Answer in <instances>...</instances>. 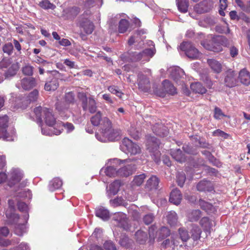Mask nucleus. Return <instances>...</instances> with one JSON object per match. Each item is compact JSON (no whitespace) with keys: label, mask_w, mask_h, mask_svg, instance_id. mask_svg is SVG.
<instances>
[{"label":"nucleus","mask_w":250,"mask_h":250,"mask_svg":"<svg viewBox=\"0 0 250 250\" xmlns=\"http://www.w3.org/2000/svg\"><path fill=\"white\" fill-rule=\"evenodd\" d=\"M120 132L112 128L111 121L104 117L101 123L100 134H96V137L101 142L114 141L119 139Z\"/></svg>","instance_id":"obj_1"},{"label":"nucleus","mask_w":250,"mask_h":250,"mask_svg":"<svg viewBox=\"0 0 250 250\" xmlns=\"http://www.w3.org/2000/svg\"><path fill=\"white\" fill-rule=\"evenodd\" d=\"M231 41L228 40L223 36H213L209 41H204L201 45L207 50L219 52L223 50L222 46H229Z\"/></svg>","instance_id":"obj_2"},{"label":"nucleus","mask_w":250,"mask_h":250,"mask_svg":"<svg viewBox=\"0 0 250 250\" xmlns=\"http://www.w3.org/2000/svg\"><path fill=\"white\" fill-rule=\"evenodd\" d=\"M9 208L6 211V216L9 220L10 224H16L14 233L18 236H22L26 232L25 225L24 223L17 224L20 219L19 216L18 214L13 213L14 205L11 204L10 201H9Z\"/></svg>","instance_id":"obj_3"},{"label":"nucleus","mask_w":250,"mask_h":250,"mask_svg":"<svg viewBox=\"0 0 250 250\" xmlns=\"http://www.w3.org/2000/svg\"><path fill=\"white\" fill-rule=\"evenodd\" d=\"M34 113L36 116V121L39 123L41 125L42 124V116L46 124L49 126H52L56 124V118H55L52 110L41 106H38L34 108Z\"/></svg>","instance_id":"obj_4"},{"label":"nucleus","mask_w":250,"mask_h":250,"mask_svg":"<svg viewBox=\"0 0 250 250\" xmlns=\"http://www.w3.org/2000/svg\"><path fill=\"white\" fill-rule=\"evenodd\" d=\"M50 72L51 76L46 81L44 88L47 91H54L59 86L58 80L61 79L62 75L57 70H53Z\"/></svg>","instance_id":"obj_5"},{"label":"nucleus","mask_w":250,"mask_h":250,"mask_svg":"<svg viewBox=\"0 0 250 250\" xmlns=\"http://www.w3.org/2000/svg\"><path fill=\"white\" fill-rule=\"evenodd\" d=\"M79 98L82 102V106L83 110H88L91 113L96 112L97 103L92 97L87 98L85 94L83 93L79 95Z\"/></svg>","instance_id":"obj_6"},{"label":"nucleus","mask_w":250,"mask_h":250,"mask_svg":"<svg viewBox=\"0 0 250 250\" xmlns=\"http://www.w3.org/2000/svg\"><path fill=\"white\" fill-rule=\"evenodd\" d=\"M122 162L128 163V160H121L118 159H113L110 161V166L106 168H103L101 170V172H104L105 175L108 177H114L116 176H118V170H116L115 167H117Z\"/></svg>","instance_id":"obj_7"},{"label":"nucleus","mask_w":250,"mask_h":250,"mask_svg":"<svg viewBox=\"0 0 250 250\" xmlns=\"http://www.w3.org/2000/svg\"><path fill=\"white\" fill-rule=\"evenodd\" d=\"M121 147L123 151L132 155H136L141 152L140 146L127 138L123 140Z\"/></svg>","instance_id":"obj_8"},{"label":"nucleus","mask_w":250,"mask_h":250,"mask_svg":"<svg viewBox=\"0 0 250 250\" xmlns=\"http://www.w3.org/2000/svg\"><path fill=\"white\" fill-rule=\"evenodd\" d=\"M180 48L185 52L189 58L196 59L200 56V53L198 49L190 42H183L181 44Z\"/></svg>","instance_id":"obj_9"},{"label":"nucleus","mask_w":250,"mask_h":250,"mask_svg":"<svg viewBox=\"0 0 250 250\" xmlns=\"http://www.w3.org/2000/svg\"><path fill=\"white\" fill-rule=\"evenodd\" d=\"M159 145V141L156 138L151 136H147L146 145L147 149L150 152L154 153L153 155L156 157L157 162H158L160 155V151L158 150Z\"/></svg>","instance_id":"obj_10"},{"label":"nucleus","mask_w":250,"mask_h":250,"mask_svg":"<svg viewBox=\"0 0 250 250\" xmlns=\"http://www.w3.org/2000/svg\"><path fill=\"white\" fill-rule=\"evenodd\" d=\"M8 122V117L7 115L0 116V138L3 140L11 141V137L7 131Z\"/></svg>","instance_id":"obj_11"},{"label":"nucleus","mask_w":250,"mask_h":250,"mask_svg":"<svg viewBox=\"0 0 250 250\" xmlns=\"http://www.w3.org/2000/svg\"><path fill=\"white\" fill-rule=\"evenodd\" d=\"M212 0H204L194 6V10L198 13H203L209 11L213 7Z\"/></svg>","instance_id":"obj_12"},{"label":"nucleus","mask_w":250,"mask_h":250,"mask_svg":"<svg viewBox=\"0 0 250 250\" xmlns=\"http://www.w3.org/2000/svg\"><path fill=\"white\" fill-rule=\"evenodd\" d=\"M136 170V166L134 163L127 164L118 169V176L127 177L131 175Z\"/></svg>","instance_id":"obj_13"},{"label":"nucleus","mask_w":250,"mask_h":250,"mask_svg":"<svg viewBox=\"0 0 250 250\" xmlns=\"http://www.w3.org/2000/svg\"><path fill=\"white\" fill-rule=\"evenodd\" d=\"M113 219L116 221L118 225L125 230H128L129 229V225L128 222L126 215L123 213H117L114 214Z\"/></svg>","instance_id":"obj_14"},{"label":"nucleus","mask_w":250,"mask_h":250,"mask_svg":"<svg viewBox=\"0 0 250 250\" xmlns=\"http://www.w3.org/2000/svg\"><path fill=\"white\" fill-rule=\"evenodd\" d=\"M79 24L80 27L83 29L86 34H91L94 30V25L88 19H81Z\"/></svg>","instance_id":"obj_15"},{"label":"nucleus","mask_w":250,"mask_h":250,"mask_svg":"<svg viewBox=\"0 0 250 250\" xmlns=\"http://www.w3.org/2000/svg\"><path fill=\"white\" fill-rule=\"evenodd\" d=\"M236 74L231 70L228 71L226 73L225 83L226 86L229 87L235 86L237 84Z\"/></svg>","instance_id":"obj_16"},{"label":"nucleus","mask_w":250,"mask_h":250,"mask_svg":"<svg viewBox=\"0 0 250 250\" xmlns=\"http://www.w3.org/2000/svg\"><path fill=\"white\" fill-rule=\"evenodd\" d=\"M23 177L21 171L18 168L12 169L10 172V186L19 183Z\"/></svg>","instance_id":"obj_17"},{"label":"nucleus","mask_w":250,"mask_h":250,"mask_svg":"<svg viewBox=\"0 0 250 250\" xmlns=\"http://www.w3.org/2000/svg\"><path fill=\"white\" fill-rule=\"evenodd\" d=\"M21 85L23 89L29 90L36 86L37 81L33 77H25L21 80Z\"/></svg>","instance_id":"obj_18"},{"label":"nucleus","mask_w":250,"mask_h":250,"mask_svg":"<svg viewBox=\"0 0 250 250\" xmlns=\"http://www.w3.org/2000/svg\"><path fill=\"white\" fill-rule=\"evenodd\" d=\"M138 84L139 88L144 92H147L150 88L148 79L142 74L138 75Z\"/></svg>","instance_id":"obj_19"},{"label":"nucleus","mask_w":250,"mask_h":250,"mask_svg":"<svg viewBox=\"0 0 250 250\" xmlns=\"http://www.w3.org/2000/svg\"><path fill=\"white\" fill-rule=\"evenodd\" d=\"M152 129L154 133L160 137L166 136L168 134L167 127L162 124L157 123L153 126Z\"/></svg>","instance_id":"obj_20"},{"label":"nucleus","mask_w":250,"mask_h":250,"mask_svg":"<svg viewBox=\"0 0 250 250\" xmlns=\"http://www.w3.org/2000/svg\"><path fill=\"white\" fill-rule=\"evenodd\" d=\"M182 199V195L178 189H173L170 193L169 201L174 205H178Z\"/></svg>","instance_id":"obj_21"},{"label":"nucleus","mask_w":250,"mask_h":250,"mask_svg":"<svg viewBox=\"0 0 250 250\" xmlns=\"http://www.w3.org/2000/svg\"><path fill=\"white\" fill-rule=\"evenodd\" d=\"M197 189L200 191H210L213 190V186L210 182L203 180L197 184Z\"/></svg>","instance_id":"obj_22"},{"label":"nucleus","mask_w":250,"mask_h":250,"mask_svg":"<svg viewBox=\"0 0 250 250\" xmlns=\"http://www.w3.org/2000/svg\"><path fill=\"white\" fill-rule=\"evenodd\" d=\"M199 204L201 208L208 213H214L216 211V208L212 204L202 199H200Z\"/></svg>","instance_id":"obj_23"},{"label":"nucleus","mask_w":250,"mask_h":250,"mask_svg":"<svg viewBox=\"0 0 250 250\" xmlns=\"http://www.w3.org/2000/svg\"><path fill=\"white\" fill-rule=\"evenodd\" d=\"M96 215L104 221L108 220L110 217L108 210L102 207H99L96 209Z\"/></svg>","instance_id":"obj_24"},{"label":"nucleus","mask_w":250,"mask_h":250,"mask_svg":"<svg viewBox=\"0 0 250 250\" xmlns=\"http://www.w3.org/2000/svg\"><path fill=\"white\" fill-rule=\"evenodd\" d=\"M239 78L242 83L245 85L250 84V74L246 69H243L240 71Z\"/></svg>","instance_id":"obj_25"},{"label":"nucleus","mask_w":250,"mask_h":250,"mask_svg":"<svg viewBox=\"0 0 250 250\" xmlns=\"http://www.w3.org/2000/svg\"><path fill=\"white\" fill-rule=\"evenodd\" d=\"M210 68L215 73H219L222 71V64L218 61L210 59L207 61Z\"/></svg>","instance_id":"obj_26"},{"label":"nucleus","mask_w":250,"mask_h":250,"mask_svg":"<svg viewBox=\"0 0 250 250\" xmlns=\"http://www.w3.org/2000/svg\"><path fill=\"white\" fill-rule=\"evenodd\" d=\"M159 182V179L156 176H152L147 180L146 185V188L149 190L156 189L158 188Z\"/></svg>","instance_id":"obj_27"},{"label":"nucleus","mask_w":250,"mask_h":250,"mask_svg":"<svg viewBox=\"0 0 250 250\" xmlns=\"http://www.w3.org/2000/svg\"><path fill=\"white\" fill-rule=\"evenodd\" d=\"M200 225L206 231H210L212 227L215 225V222L208 217H203L200 220Z\"/></svg>","instance_id":"obj_28"},{"label":"nucleus","mask_w":250,"mask_h":250,"mask_svg":"<svg viewBox=\"0 0 250 250\" xmlns=\"http://www.w3.org/2000/svg\"><path fill=\"white\" fill-rule=\"evenodd\" d=\"M170 154L172 158L179 163H182L186 161V157L180 149L171 150Z\"/></svg>","instance_id":"obj_29"},{"label":"nucleus","mask_w":250,"mask_h":250,"mask_svg":"<svg viewBox=\"0 0 250 250\" xmlns=\"http://www.w3.org/2000/svg\"><path fill=\"white\" fill-rule=\"evenodd\" d=\"M190 88L192 91L196 93L203 94L207 92L206 88L198 82L192 83Z\"/></svg>","instance_id":"obj_30"},{"label":"nucleus","mask_w":250,"mask_h":250,"mask_svg":"<svg viewBox=\"0 0 250 250\" xmlns=\"http://www.w3.org/2000/svg\"><path fill=\"white\" fill-rule=\"evenodd\" d=\"M163 85L166 92L171 95H173L176 93L175 87L168 80H164L163 82Z\"/></svg>","instance_id":"obj_31"},{"label":"nucleus","mask_w":250,"mask_h":250,"mask_svg":"<svg viewBox=\"0 0 250 250\" xmlns=\"http://www.w3.org/2000/svg\"><path fill=\"white\" fill-rule=\"evenodd\" d=\"M120 187V183L118 181H115L109 186V190L107 191L109 195H115L118 192Z\"/></svg>","instance_id":"obj_32"},{"label":"nucleus","mask_w":250,"mask_h":250,"mask_svg":"<svg viewBox=\"0 0 250 250\" xmlns=\"http://www.w3.org/2000/svg\"><path fill=\"white\" fill-rule=\"evenodd\" d=\"M135 237L137 242L140 244H144L147 238V233L141 230H138L135 233Z\"/></svg>","instance_id":"obj_33"},{"label":"nucleus","mask_w":250,"mask_h":250,"mask_svg":"<svg viewBox=\"0 0 250 250\" xmlns=\"http://www.w3.org/2000/svg\"><path fill=\"white\" fill-rule=\"evenodd\" d=\"M167 223L171 226H175L177 223V216L175 212L169 211L167 215Z\"/></svg>","instance_id":"obj_34"},{"label":"nucleus","mask_w":250,"mask_h":250,"mask_svg":"<svg viewBox=\"0 0 250 250\" xmlns=\"http://www.w3.org/2000/svg\"><path fill=\"white\" fill-rule=\"evenodd\" d=\"M62 183L61 180L58 178H55L51 181L49 184V189L53 191L58 189L62 186Z\"/></svg>","instance_id":"obj_35"},{"label":"nucleus","mask_w":250,"mask_h":250,"mask_svg":"<svg viewBox=\"0 0 250 250\" xmlns=\"http://www.w3.org/2000/svg\"><path fill=\"white\" fill-rule=\"evenodd\" d=\"M104 118H102V113L100 111H98L95 115L91 117L90 122L94 126L100 125L101 126V123Z\"/></svg>","instance_id":"obj_36"},{"label":"nucleus","mask_w":250,"mask_h":250,"mask_svg":"<svg viewBox=\"0 0 250 250\" xmlns=\"http://www.w3.org/2000/svg\"><path fill=\"white\" fill-rule=\"evenodd\" d=\"M61 129H57L56 128H53V130H51L50 129L48 128L47 127H42V134L45 135H48V136H51L52 135H59L62 132Z\"/></svg>","instance_id":"obj_37"},{"label":"nucleus","mask_w":250,"mask_h":250,"mask_svg":"<svg viewBox=\"0 0 250 250\" xmlns=\"http://www.w3.org/2000/svg\"><path fill=\"white\" fill-rule=\"evenodd\" d=\"M201 212L199 209L193 210L188 213V217L189 221L194 222L197 221L201 217Z\"/></svg>","instance_id":"obj_38"},{"label":"nucleus","mask_w":250,"mask_h":250,"mask_svg":"<svg viewBox=\"0 0 250 250\" xmlns=\"http://www.w3.org/2000/svg\"><path fill=\"white\" fill-rule=\"evenodd\" d=\"M142 52L144 57V61H149V58L152 57L155 54L156 50L154 47H152L146 49L144 50Z\"/></svg>","instance_id":"obj_39"},{"label":"nucleus","mask_w":250,"mask_h":250,"mask_svg":"<svg viewBox=\"0 0 250 250\" xmlns=\"http://www.w3.org/2000/svg\"><path fill=\"white\" fill-rule=\"evenodd\" d=\"M178 9L183 13H186L188 10V4L187 0H176Z\"/></svg>","instance_id":"obj_40"},{"label":"nucleus","mask_w":250,"mask_h":250,"mask_svg":"<svg viewBox=\"0 0 250 250\" xmlns=\"http://www.w3.org/2000/svg\"><path fill=\"white\" fill-rule=\"evenodd\" d=\"M146 177V174L144 173L135 176L132 182V186H140L144 183Z\"/></svg>","instance_id":"obj_41"},{"label":"nucleus","mask_w":250,"mask_h":250,"mask_svg":"<svg viewBox=\"0 0 250 250\" xmlns=\"http://www.w3.org/2000/svg\"><path fill=\"white\" fill-rule=\"evenodd\" d=\"M19 66L17 63L11 64L7 71L5 72V77L8 78L15 75L19 69Z\"/></svg>","instance_id":"obj_42"},{"label":"nucleus","mask_w":250,"mask_h":250,"mask_svg":"<svg viewBox=\"0 0 250 250\" xmlns=\"http://www.w3.org/2000/svg\"><path fill=\"white\" fill-rule=\"evenodd\" d=\"M191 231V237L194 240H197L200 239L202 231L198 226L193 225Z\"/></svg>","instance_id":"obj_43"},{"label":"nucleus","mask_w":250,"mask_h":250,"mask_svg":"<svg viewBox=\"0 0 250 250\" xmlns=\"http://www.w3.org/2000/svg\"><path fill=\"white\" fill-rule=\"evenodd\" d=\"M184 71L179 68H175L171 73V76L172 78L176 81H178L184 75Z\"/></svg>","instance_id":"obj_44"},{"label":"nucleus","mask_w":250,"mask_h":250,"mask_svg":"<svg viewBox=\"0 0 250 250\" xmlns=\"http://www.w3.org/2000/svg\"><path fill=\"white\" fill-rule=\"evenodd\" d=\"M129 57L132 62H137L141 60L144 61L143 52H131L129 53Z\"/></svg>","instance_id":"obj_45"},{"label":"nucleus","mask_w":250,"mask_h":250,"mask_svg":"<svg viewBox=\"0 0 250 250\" xmlns=\"http://www.w3.org/2000/svg\"><path fill=\"white\" fill-rule=\"evenodd\" d=\"M177 243L175 241L173 238L172 240L167 239L164 240L161 244V247L164 249L171 248L173 250L175 246H177Z\"/></svg>","instance_id":"obj_46"},{"label":"nucleus","mask_w":250,"mask_h":250,"mask_svg":"<svg viewBox=\"0 0 250 250\" xmlns=\"http://www.w3.org/2000/svg\"><path fill=\"white\" fill-rule=\"evenodd\" d=\"M56 109L62 116L63 115V113L69 108V106L67 104H64L62 102H58L56 104Z\"/></svg>","instance_id":"obj_47"},{"label":"nucleus","mask_w":250,"mask_h":250,"mask_svg":"<svg viewBox=\"0 0 250 250\" xmlns=\"http://www.w3.org/2000/svg\"><path fill=\"white\" fill-rule=\"evenodd\" d=\"M39 5L44 9H52L54 10L56 8V6L51 3L48 0H43L40 2Z\"/></svg>","instance_id":"obj_48"},{"label":"nucleus","mask_w":250,"mask_h":250,"mask_svg":"<svg viewBox=\"0 0 250 250\" xmlns=\"http://www.w3.org/2000/svg\"><path fill=\"white\" fill-rule=\"evenodd\" d=\"M128 21L125 19H122L119 22V32L121 33H125L128 27Z\"/></svg>","instance_id":"obj_49"},{"label":"nucleus","mask_w":250,"mask_h":250,"mask_svg":"<svg viewBox=\"0 0 250 250\" xmlns=\"http://www.w3.org/2000/svg\"><path fill=\"white\" fill-rule=\"evenodd\" d=\"M179 233L180 238L183 241H187L189 238L188 232L185 228H180L179 229Z\"/></svg>","instance_id":"obj_50"},{"label":"nucleus","mask_w":250,"mask_h":250,"mask_svg":"<svg viewBox=\"0 0 250 250\" xmlns=\"http://www.w3.org/2000/svg\"><path fill=\"white\" fill-rule=\"evenodd\" d=\"M34 67L29 64H26L22 68V72L24 75L32 76Z\"/></svg>","instance_id":"obj_51"},{"label":"nucleus","mask_w":250,"mask_h":250,"mask_svg":"<svg viewBox=\"0 0 250 250\" xmlns=\"http://www.w3.org/2000/svg\"><path fill=\"white\" fill-rule=\"evenodd\" d=\"M177 182L180 187H183L186 180V176L184 172H178L176 176Z\"/></svg>","instance_id":"obj_52"},{"label":"nucleus","mask_w":250,"mask_h":250,"mask_svg":"<svg viewBox=\"0 0 250 250\" xmlns=\"http://www.w3.org/2000/svg\"><path fill=\"white\" fill-rule=\"evenodd\" d=\"M108 90L111 93L116 95L120 99L122 98V96L123 95V93L121 90L118 89L116 86L114 85L110 86L108 87Z\"/></svg>","instance_id":"obj_53"},{"label":"nucleus","mask_w":250,"mask_h":250,"mask_svg":"<svg viewBox=\"0 0 250 250\" xmlns=\"http://www.w3.org/2000/svg\"><path fill=\"white\" fill-rule=\"evenodd\" d=\"M64 99L67 104L73 103L75 100V95L72 92H69L65 94Z\"/></svg>","instance_id":"obj_54"},{"label":"nucleus","mask_w":250,"mask_h":250,"mask_svg":"<svg viewBox=\"0 0 250 250\" xmlns=\"http://www.w3.org/2000/svg\"><path fill=\"white\" fill-rule=\"evenodd\" d=\"M13 50V45L12 43H6L3 46V51L4 53L7 54L8 55H10Z\"/></svg>","instance_id":"obj_55"},{"label":"nucleus","mask_w":250,"mask_h":250,"mask_svg":"<svg viewBox=\"0 0 250 250\" xmlns=\"http://www.w3.org/2000/svg\"><path fill=\"white\" fill-rule=\"evenodd\" d=\"M154 219V216L152 213H148L143 218V221L146 225L151 224Z\"/></svg>","instance_id":"obj_56"},{"label":"nucleus","mask_w":250,"mask_h":250,"mask_svg":"<svg viewBox=\"0 0 250 250\" xmlns=\"http://www.w3.org/2000/svg\"><path fill=\"white\" fill-rule=\"evenodd\" d=\"M149 242L153 243L154 241V238L156 236V231L154 227H151L149 229Z\"/></svg>","instance_id":"obj_57"},{"label":"nucleus","mask_w":250,"mask_h":250,"mask_svg":"<svg viewBox=\"0 0 250 250\" xmlns=\"http://www.w3.org/2000/svg\"><path fill=\"white\" fill-rule=\"evenodd\" d=\"M39 95V91L37 89H34L33 91L30 92L29 94V100L30 102L36 101Z\"/></svg>","instance_id":"obj_58"},{"label":"nucleus","mask_w":250,"mask_h":250,"mask_svg":"<svg viewBox=\"0 0 250 250\" xmlns=\"http://www.w3.org/2000/svg\"><path fill=\"white\" fill-rule=\"evenodd\" d=\"M81 9L79 7L74 6L69 8L68 12L73 17H76L80 12Z\"/></svg>","instance_id":"obj_59"},{"label":"nucleus","mask_w":250,"mask_h":250,"mask_svg":"<svg viewBox=\"0 0 250 250\" xmlns=\"http://www.w3.org/2000/svg\"><path fill=\"white\" fill-rule=\"evenodd\" d=\"M227 0H220V7L221 10H219V13L221 16H225V13L223 11L227 7Z\"/></svg>","instance_id":"obj_60"},{"label":"nucleus","mask_w":250,"mask_h":250,"mask_svg":"<svg viewBox=\"0 0 250 250\" xmlns=\"http://www.w3.org/2000/svg\"><path fill=\"white\" fill-rule=\"evenodd\" d=\"M104 248L106 250H116L114 244L110 241H106L104 243Z\"/></svg>","instance_id":"obj_61"},{"label":"nucleus","mask_w":250,"mask_h":250,"mask_svg":"<svg viewBox=\"0 0 250 250\" xmlns=\"http://www.w3.org/2000/svg\"><path fill=\"white\" fill-rule=\"evenodd\" d=\"M11 62L9 58H4L0 62V66L2 68H7L11 65Z\"/></svg>","instance_id":"obj_62"},{"label":"nucleus","mask_w":250,"mask_h":250,"mask_svg":"<svg viewBox=\"0 0 250 250\" xmlns=\"http://www.w3.org/2000/svg\"><path fill=\"white\" fill-rule=\"evenodd\" d=\"M225 115L223 113L221 109L219 107H215L214 109V117L217 119H220L221 117L224 116Z\"/></svg>","instance_id":"obj_63"},{"label":"nucleus","mask_w":250,"mask_h":250,"mask_svg":"<svg viewBox=\"0 0 250 250\" xmlns=\"http://www.w3.org/2000/svg\"><path fill=\"white\" fill-rule=\"evenodd\" d=\"M213 135L215 136H220L223 137L224 139H226L228 137L229 135L226 133L224 131L220 130L219 129H217L215 130L213 132Z\"/></svg>","instance_id":"obj_64"}]
</instances>
